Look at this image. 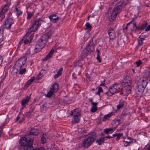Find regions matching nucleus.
Here are the masks:
<instances>
[{"instance_id": "obj_53", "label": "nucleus", "mask_w": 150, "mask_h": 150, "mask_svg": "<svg viewBox=\"0 0 150 150\" xmlns=\"http://www.w3.org/2000/svg\"><path fill=\"white\" fill-rule=\"evenodd\" d=\"M120 123V121L119 120H117L116 121H115V123H117V125H118Z\"/></svg>"}, {"instance_id": "obj_16", "label": "nucleus", "mask_w": 150, "mask_h": 150, "mask_svg": "<svg viewBox=\"0 0 150 150\" xmlns=\"http://www.w3.org/2000/svg\"><path fill=\"white\" fill-rule=\"evenodd\" d=\"M110 38L111 39H113L115 37V34L113 29H110L108 31Z\"/></svg>"}, {"instance_id": "obj_22", "label": "nucleus", "mask_w": 150, "mask_h": 150, "mask_svg": "<svg viewBox=\"0 0 150 150\" xmlns=\"http://www.w3.org/2000/svg\"><path fill=\"white\" fill-rule=\"evenodd\" d=\"M30 96L31 94H30L29 96H27L25 99L22 100L21 104L23 106H24L28 102L30 99Z\"/></svg>"}, {"instance_id": "obj_61", "label": "nucleus", "mask_w": 150, "mask_h": 150, "mask_svg": "<svg viewBox=\"0 0 150 150\" xmlns=\"http://www.w3.org/2000/svg\"><path fill=\"white\" fill-rule=\"evenodd\" d=\"M33 38V36L31 35V36H30V41L31 39H32V38Z\"/></svg>"}, {"instance_id": "obj_29", "label": "nucleus", "mask_w": 150, "mask_h": 150, "mask_svg": "<svg viewBox=\"0 0 150 150\" xmlns=\"http://www.w3.org/2000/svg\"><path fill=\"white\" fill-rule=\"evenodd\" d=\"M124 101L120 100L119 102V104L117 105V109H119L121 108L124 105Z\"/></svg>"}, {"instance_id": "obj_14", "label": "nucleus", "mask_w": 150, "mask_h": 150, "mask_svg": "<svg viewBox=\"0 0 150 150\" xmlns=\"http://www.w3.org/2000/svg\"><path fill=\"white\" fill-rule=\"evenodd\" d=\"M25 120L24 116L23 114L20 113L17 116L16 122L18 121L19 123L23 122Z\"/></svg>"}, {"instance_id": "obj_46", "label": "nucleus", "mask_w": 150, "mask_h": 150, "mask_svg": "<svg viewBox=\"0 0 150 150\" xmlns=\"http://www.w3.org/2000/svg\"><path fill=\"white\" fill-rule=\"evenodd\" d=\"M97 59L100 63L101 62V59L100 56V55L97 54Z\"/></svg>"}, {"instance_id": "obj_33", "label": "nucleus", "mask_w": 150, "mask_h": 150, "mask_svg": "<svg viewBox=\"0 0 150 150\" xmlns=\"http://www.w3.org/2000/svg\"><path fill=\"white\" fill-rule=\"evenodd\" d=\"M122 135H123L122 133H119V134H114L113 135L114 136L117 137L116 138V140H118L120 139V138Z\"/></svg>"}, {"instance_id": "obj_50", "label": "nucleus", "mask_w": 150, "mask_h": 150, "mask_svg": "<svg viewBox=\"0 0 150 150\" xmlns=\"http://www.w3.org/2000/svg\"><path fill=\"white\" fill-rule=\"evenodd\" d=\"M42 76V74H41V72H40L37 77V79H40L41 77Z\"/></svg>"}, {"instance_id": "obj_39", "label": "nucleus", "mask_w": 150, "mask_h": 150, "mask_svg": "<svg viewBox=\"0 0 150 150\" xmlns=\"http://www.w3.org/2000/svg\"><path fill=\"white\" fill-rule=\"evenodd\" d=\"M28 42L29 40L28 39H26V40H23L22 39L20 42L19 43L21 44L23 42L25 44H27L28 43Z\"/></svg>"}, {"instance_id": "obj_15", "label": "nucleus", "mask_w": 150, "mask_h": 150, "mask_svg": "<svg viewBox=\"0 0 150 150\" xmlns=\"http://www.w3.org/2000/svg\"><path fill=\"white\" fill-rule=\"evenodd\" d=\"M123 82L125 83V86H131L132 84L131 78L129 76L126 77L123 80Z\"/></svg>"}, {"instance_id": "obj_32", "label": "nucleus", "mask_w": 150, "mask_h": 150, "mask_svg": "<svg viewBox=\"0 0 150 150\" xmlns=\"http://www.w3.org/2000/svg\"><path fill=\"white\" fill-rule=\"evenodd\" d=\"M15 12L16 13L17 15L18 16L22 15V11L17 8H16Z\"/></svg>"}, {"instance_id": "obj_25", "label": "nucleus", "mask_w": 150, "mask_h": 150, "mask_svg": "<svg viewBox=\"0 0 150 150\" xmlns=\"http://www.w3.org/2000/svg\"><path fill=\"white\" fill-rule=\"evenodd\" d=\"M77 64L81 67L82 65L84 63V62L83 59L80 58L79 59L78 61L77 62Z\"/></svg>"}, {"instance_id": "obj_18", "label": "nucleus", "mask_w": 150, "mask_h": 150, "mask_svg": "<svg viewBox=\"0 0 150 150\" xmlns=\"http://www.w3.org/2000/svg\"><path fill=\"white\" fill-rule=\"evenodd\" d=\"M49 17L51 21L54 22H56L59 19L58 17L56 15L54 14L49 16Z\"/></svg>"}, {"instance_id": "obj_58", "label": "nucleus", "mask_w": 150, "mask_h": 150, "mask_svg": "<svg viewBox=\"0 0 150 150\" xmlns=\"http://www.w3.org/2000/svg\"><path fill=\"white\" fill-rule=\"evenodd\" d=\"M105 84V83H104H104H101L100 84V86H104V85Z\"/></svg>"}, {"instance_id": "obj_7", "label": "nucleus", "mask_w": 150, "mask_h": 150, "mask_svg": "<svg viewBox=\"0 0 150 150\" xmlns=\"http://www.w3.org/2000/svg\"><path fill=\"white\" fill-rule=\"evenodd\" d=\"M59 90V85L56 83L53 84L51 88L50 89V91L47 93L45 95V96L50 98L52 96V95H54V93L57 92Z\"/></svg>"}, {"instance_id": "obj_38", "label": "nucleus", "mask_w": 150, "mask_h": 150, "mask_svg": "<svg viewBox=\"0 0 150 150\" xmlns=\"http://www.w3.org/2000/svg\"><path fill=\"white\" fill-rule=\"evenodd\" d=\"M27 13L28 14V16L27 18V19H30L33 16V13L32 12L30 13V12H28V11H27Z\"/></svg>"}, {"instance_id": "obj_13", "label": "nucleus", "mask_w": 150, "mask_h": 150, "mask_svg": "<svg viewBox=\"0 0 150 150\" xmlns=\"http://www.w3.org/2000/svg\"><path fill=\"white\" fill-rule=\"evenodd\" d=\"M144 89V88H143L142 87H141L137 86L135 90V93L137 95V96H140Z\"/></svg>"}, {"instance_id": "obj_1", "label": "nucleus", "mask_w": 150, "mask_h": 150, "mask_svg": "<svg viewBox=\"0 0 150 150\" xmlns=\"http://www.w3.org/2000/svg\"><path fill=\"white\" fill-rule=\"evenodd\" d=\"M38 134L39 131L37 129H32L29 134H27L25 137L21 138L19 142L20 145L24 146L25 150H33L32 145L34 137L32 136H37Z\"/></svg>"}, {"instance_id": "obj_59", "label": "nucleus", "mask_w": 150, "mask_h": 150, "mask_svg": "<svg viewBox=\"0 0 150 150\" xmlns=\"http://www.w3.org/2000/svg\"><path fill=\"white\" fill-rule=\"evenodd\" d=\"M89 101H90V102H91L92 103V102H93V99L92 98H90L89 99Z\"/></svg>"}, {"instance_id": "obj_10", "label": "nucleus", "mask_w": 150, "mask_h": 150, "mask_svg": "<svg viewBox=\"0 0 150 150\" xmlns=\"http://www.w3.org/2000/svg\"><path fill=\"white\" fill-rule=\"evenodd\" d=\"M27 58L25 57H23L20 58L17 62L16 65L18 68H21L23 66L26 62Z\"/></svg>"}, {"instance_id": "obj_44", "label": "nucleus", "mask_w": 150, "mask_h": 150, "mask_svg": "<svg viewBox=\"0 0 150 150\" xmlns=\"http://www.w3.org/2000/svg\"><path fill=\"white\" fill-rule=\"evenodd\" d=\"M142 62L141 60H139L138 61L136 62V64L137 65V66H139L142 64Z\"/></svg>"}, {"instance_id": "obj_40", "label": "nucleus", "mask_w": 150, "mask_h": 150, "mask_svg": "<svg viewBox=\"0 0 150 150\" xmlns=\"http://www.w3.org/2000/svg\"><path fill=\"white\" fill-rule=\"evenodd\" d=\"M97 110V107H93L91 109V111L92 112H96Z\"/></svg>"}, {"instance_id": "obj_5", "label": "nucleus", "mask_w": 150, "mask_h": 150, "mask_svg": "<svg viewBox=\"0 0 150 150\" xmlns=\"http://www.w3.org/2000/svg\"><path fill=\"white\" fill-rule=\"evenodd\" d=\"M122 6L121 4H117L116 6L113 9L112 12L110 13L108 16L110 21L114 19L117 16V15L121 11Z\"/></svg>"}, {"instance_id": "obj_36", "label": "nucleus", "mask_w": 150, "mask_h": 150, "mask_svg": "<svg viewBox=\"0 0 150 150\" xmlns=\"http://www.w3.org/2000/svg\"><path fill=\"white\" fill-rule=\"evenodd\" d=\"M35 78L34 77H32L27 82V84H28V86L30 85V84L34 81Z\"/></svg>"}, {"instance_id": "obj_35", "label": "nucleus", "mask_w": 150, "mask_h": 150, "mask_svg": "<svg viewBox=\"0 0 150 150\" xmlns=\"http://www.w3.org/2000/svg\"><path fill=\"white\" fill-rule=\"evenodd\" d=\"M9 5H5L3 7V9L1 11H2L4 13H5L7 11Z\"/></svg>"}, {"instance_id": "obj_12", "label": "nucleus", "mask_w": 150, "mask_h": 150, "mask_svg": "<svg viewBox=\"0 0 150 150\" xmlns=\"http://www.w3.org/2000/svg\"><path fill=\"white\" fill-rule=\"evenodd\" d=\"M13 23V22L12 18H8L5 21L4 25L6 28L8 29L11 28L12 24Z\"/></svg>"}, {"instance_id": "obj_23", "label": "nucleus", "mask_w": 150, "mask_h": 150, "mask_svg": "<svg viewBox=\"0 0 150 150\" xmlns=\"http://www.w3.org/2000/svg\"><path fill=\"white\" fill-rule=\"evenodd\" d=\"M133 22L129 25V30L131 31L135 30L137 28L135 22Z\"/></svg>"}, {"instance_id": "obj_52", "label": "nucleus", "mask_w": 150, "mask_h": 150, "mask_svg": "<svg viewBox=\"0 0 150 150\" xmlns=\"http://www.w3.org/2000/svg\"><path fill=\"white\" fill-rule=\"evenodd\" d=\"M62 101L63 102V104L64 105L67 104L68 103L67 102L64 100H62Z\"/></svg>"}, {"instance_id": "obj_45", "label": "nucleus", "mask_w": 150, "mask_h": 150, "mask_svg": "<svg viewBox=\"0 0 150 150\" xmlns=\"http://www.w3.org/2000/svg\"><path fill=\"white\" fill-rule=\"evenodd\" d=\"M86 28L88 29L91 28V25L88 23H86Z\"/></svg>"}, {"instance_id": "obj_48", "label": "nucleus", "mask_w": 150, "mask_h": 150, "mask_svg": "<svg viewBox=\"0 0 150 150\" xmlns=\"http://www.w3.org/2000/svg\"><path fill=\"white\" fill-rule=\"evenodd\" d=\"M98 104V103H94V102H92V104L93 105V107H97L96 106Z\"/></svg>"}, {"instance_id": "obj_21", "label": "nucleus", "mask_w": 150, "mask_h": 150, "mask_svg": "<svg viewBox=\"0 0 150 150\" xmlns=\"http://www.w3.org/2000/svg\"><path fill=\"white\" fill-rule=\"evenodd\" d=\"M113 112H111L109 114L104 115L102 118L103 121H106V120L109 119L113 115Z\"/></svg>"}, {"instance_id": "obj_60", "label": "nucleus", "mask_w": 150, "mask_h": 150, "mask_svg": "<svg viewBox=\"0 0 150 150\" xmlns=\"http://www.w3.org/2000/svg\"><path fill=\"white\" fill-rule=\"evenodd\" d=\"M31 112H32V111H29V112H27V115H28V114H29V113H31Z\"/></svg>"}, {"instance_id": "obj_51", "label": "nucleus", "mask_w": 150, "mask_h": 150, "mask_svg": "<svg viewBox=\"0 0 150 150\" xmlns=\"http://www.w3.org/2000/svg\"><path fill=\"white\" fill-rule=\"evenodd\" d=\"M125 142L127 143V145H125V146H127V145H129V144L130 143V142H131V140H130L129 141H125Z\"/></svg>"}, {"instance_id": "obj_55", "label": "nucleus", "mask_w": 150, "mask_h": 150, "mask_svg": "<svg viewBox=\"0 0 150 150\" xmlns=\"http://www.w3.org/2000/svg\"><path fill=\"white\" fill-rule=\"evenodd\" d=\"M77 62H75L73 64L74 67H76L77 66Z\"/></svg>"}, {"instance_id": "obj_2", "label": "nucleus", "mask_w": 150, "mask_h": 150, "mask_svg": "<svg viewBox=\"0 0 150 150\" xmlns=\"http://www.w3.org/2000/svg\"><path fill=\"white\" fill-rule=\"evenodd\" d=\"M49 36L48 35L45 34L42 35L35 45V52L37 53L41 51L45 46L48 41Z\"/></svg>"}, {"instance_id": "obj_30", "label": "nucleus", "mask_w": 150, "mask_h": 150, "mask_svg": "<svg viewBox=\"0 0 150 150\" xmlns=\"http://www.w3.org/2000/svg\"><path fill=\"white\" fill-rule=\"evenodd\" d=\"M144 73L146 77H148L149 76L150 74V69L147 68L145 70Z\"/></svg>"}, {"instance_id": "obj_20", "label": "nucleus", "mask_w": 150, "mask_h": 150, "mask_svg": "<svg viewBox=\"0 0 150 150\" xmlns=\"http://www.w3.org/2000/svg\"><path fill=\"white\" fill-rule=\"evenodd\" d=\"M54 51V50L53 48H52L46 56V57L43 59V61H45L47 59L50 58L52 57L53 53Z\"/></svg>"}, {"instance_id": "obj_41", "label": "nucleus", "mask_w": 150, "mask_h": 150, "mask_svg": "<svg viewBox=\"0 0 150 150\" xmlns=\"http://www.w3.org/2000/svg\"><path fill=\"white\" fill-rule=\"evenodd\" d=\"M103 90L101 87H100L98 88L97 92L96 93L97 94L99 95L100 92H103Z\"/></svg>"}, {"instance_id": "obj_28", "label": "nucleus", "mask_w": 150, "mask_h": 150, "mask_svg": "<svg viewBox=\"0 0 150 150\" xmlns=\"http://www.w3.org/2000/svg\"><path fill=\"white\" fill-rule=\"evenodd\" d=\"M104 141V138L100 137L96 141V143L98 145H101Z\"/></svg>"}, {"instance_id": "obj_63", "label": "nucleus", "mask_w": 150, "mask_h": 150, "mask_svg": "<svg viewBox=\"0 0 150 150\" xmlns=\"http://www.w3.org/2000/svg\"><path fill=\"white\" fill-rule=\"evenodd\" d=\"M143 60L144 61H146V59L145 58H144L143 59Z\"/></svg>"}, {"instance_id": "obj_62", "label": "nucleus", "mask_w": 150, "mask_h": 150, "mask_svg": "<svg viewBox=\"0 0 150 150\" xmlns=\"http://www.w3.org/2000/svg\"><path fill=\"white\" fill-rule=\"evenodd\" d=\"M91 15H90L89 16H88V21L89 20V18L91 16Z\"/></svg>"}, {"instance_id": "obj_26", "label": "nucleus", "mask_w": 150, "mask_h": 150, "mask_svg": "<svg viewBox=\"0 0 150 150\" xmlns=\"http://www.w3.org/2000/svg\"><path fill=\"white\" fill-rule=\"evenodd\" d=\"M47 137L46 134H43L41 138V141L42 143H45L46 142Z\"/></svg>"}, {"instance_id": "obj_57", "label": "nucleus", "mask_w": 150, "mask_h": 150, "mask_svg": "<svg viewBox=\"0 0 150 150\" xmlns=\"http://www.w3.org/2000/svg\"><path fill=\"white\" fill-rule=\"evenodd\" d=\"M3 62V60L1 59L0 58V64H1Z\"/></svg>"}, {"instance_id": "obj_19", "label": "nucleus", "mask_w": 150, "mask_h": 150, "mask_svg": "<svg viewBox=\"0 0 150 150\" xmlns=\"http://www.w3.org/2000/svg\"><path fill=\"white\" fill-rule=\"evenodd\" d=\"M78 115H81L80 111L78 109H75L73 111H71L70 113V115L71 116Z\"/></svg>"}, {"instance_id": "obj_34", "label": "nucleus", "mask_w": 150, "mask_h": 150, "mask_svg": "<svg viewBox=\"0 0 150 150\" xmlns=\"http://www.w3.org/2000/svg\"><path fill=\"white\" fill-rule=\"evenodd\" d=\"M132 22H133V20H132L131 21L127 24L125 28H124V31H127L128 29L129 30V25Z\"/></svg>"}, {"instance_id": "obj_9", "label": "nucleus", "mask_w": 150, "mask_h": 150, "mask_svg": "<svg viewBox=\"0 0 150 150\" xmlns=\"http://www.w3.org/2000/svg\"><path fill=\"white\" fill-rule=\"evenodd\" d=\"M131 89V86H125L120 89L121 93L120 94L124 96H127L130 93Z\"/></svg>"}, {"instance_id": "obj_24", "label": "nucleus", "mask_w": 150, "mask_h": 150, "mask_svg": "<svg viewBox=\"0 0 150 150\" xmlns=\"http://www.w3.org/2000/svg\"><path fill=\"white\" fill-rule=\"evenodd\" d=\"M62 70V68H60L57 71V74L54 76V78L56 79L59 77L61 75Z\"/></svg>"}, {"instance_id": "obj_47", "label": "nucleus", "mask_w": 150, "mask_h": 150, "mask_svg": "<svg viewBox=\"0 0 150 150\" xmlns=\"http://www.w3.org/2000/svg\"><path fill=\"white\" fill-rule=\"evenodd\" d=\"M143 40L140 39V38L138 39V44L139 45H141L143 42Z\"/></svg>"}, {"instance_id": "obj_4", "label": "nucleus", "mask_w": 150, "mask_h": 150, "mask_svg": "<svg viewBox=\"0 0 150 150\" xmlns=\"http://www.w3.org/2000/svg\"><path fill=\"white\" fill-rule=\"evenodd\" d=\"M96 138L95 133H93L87 138L83 141L81 146L84 148H87L94 141Z\"/></svg>"}, {"instance_id": "obj_27", "label": "nucleus", "mask_w": 150, "mask_h": 150, "mask_svg": "<svg viewBox=\"0 0 150 150\" xmlns=\"http://www.w3.org/2000/svg\"><path fill=\"white\" fill-rule=\"evenodd\" d=\"M147 25L146 22H145V23L141 26H139L138 27V29L139 30H143L145 29Z\"/></svg>"}, {"instance_id": "obj_11", "label": "nucleus", "mask_w": 150, "mask_h": 150, "mask_svg": "<svg viewBox=\"0 0 150 150\" xmlns=\"http://www.w3.org/2000/svg\"><path fill=\"white\" fill-rule=\"evenodd\" d=\"M94 43L93 42V40L89 42L88 45L86 47V50L88 52H92L94 51Z\"/></svg>"}, {"instance_id": "obj_54", "label": "nucleus", "mask_w": 150, "mask_h": 150, "mask_svg": "<svg viewBox=\"0 0 150 150\" xmlns=\"http://www.w3.org/2000/svg\"><path fill=\"white\" fill-rule=\"evenodd\" d=\"M112 137H110V136H107L105 137H103V138H104V139H105V138L110 139V138H112Z\"/></svg>"}, {"instance_id": "obj_42", "label": "nucleus", "mask_w": 150, "mask_h": 150, "mask_svg": "<svg viewBox=\"0 0 150 150\" xmlns=\"http://www.w3.org/2000/svg\"><path fill=\"white\" fill-rule=\"evenodd\" d=\"M26 71V69L25 68H24L23 69H21L19 71V73L20 74H22L25 72Z\"/></svg>"}, {"instance_id": "obj_56", "label": "nucleus", "mask_w": 150, "mask_h": 150, "mask_svg": "<svg viewBox=\"0 0 150 150\" xmlns=\"http://www.w3.org/2000/svg\"><path fill=\"white\" fill-rule=\"evenodd\" d=\"M96 51L98 52L97 54L99 55V53H100V51L98 50H97Z\"/></svg>"}, {"instance_id": "obj_49", "label": "nucleus", "mask_w": 150, "mask_h": 150, "mask_svg": "<svg viewBox=\"0 0 150 150\" xmlns=\"http://www.w3.org/2000/svg\"><path fill=\"white\" fill-rule=\"evenodd\" d=\"M149 30H150V25H148L145 29V31H148Z\"/></svg>"}, {"instance_id": "obj_6", "label": "nucleus", "mask_w": 150, "mask_h": 150, "mask_svg": "<svg viewBox=\"0 0 150 150\" xmlns=\"http://www.w3.org/2000/svg\"><path fill=\"white\" fill-rule=\"evenodd\" d=\"M120 86L121 85L120 84H114L110 87L109 90L106 93V94L108 96H110L115 93L120 91Z\"/></svg>"}, {"instance_id": "obj_3", "label": "nucleus", "mask_w": 150, "mask_h": 150, "mask_svg": "<svg viewBox=\"0 0 150 150\" xmlns=\"http://www.w3.org/2000/svg\"><path fill=\"white\" fill-rule=\"evenodd\" d=\"M44 22V21L41 19L39 18L34 20L32 25L30 28L28 32L26 33L24 37L25 38H26L32 31H35L38 29L39 26H40L41 24Z\"/></svg>"}, {"instance_id": "obj_31", "label": "nucleus", "mask_w": 150, "mask_h": 150, "mask_svg": "<svg viewBox=\"0 0 150 150\" xmlns=\"http://www.w3.org/2000/svg\"><path fill=\"white\" fill-rule=\"evenodd\" d=\"M5 13L1 11L0 13V21H1L5 17Z\"/></svg>"}, {"instance_id": "obj_64", "label": "nucleus", "mask_w": 150, "mask_h": 150, "mask_svg": "<svg viewBox=\"0 0 150 150\" xmlns=\"http://www.w3.org/2000/svg\"><path fill=\"white\" fill-rule=\"evenodd\" d=\"M147 150H150V146H149V147L148 148V149Z\"/></svg>"}, {"instance_id": "obj_8", "label": "nucleus", "mask_w": 150, "mask_h": 150, "mask_svg": "<svg viewBox=\"0 0 150 150\" xmlns=\"http://www.w3.org/2000/svg\"><path fill=\"white\" fill-rule=\"evenodd\" d=\"M147 79L146 77L140 78L138 81L137 86L145 88L147 84Z\"/></svg>"}, {"instance_id": "obj_17", "label": "nucleus", "mask_w": 150, "mask_h": 150, "mask_svg": "<svg viewBox=\"0 0 150 150\" xmlns=\"http://www.w3.org/2000/svg\"><path fill=\"white\" fill-rule=\"evenodd\" d=\"M81 115L73 116L72 118V123L73 124L79 122L80 120Z\"/></svg>"}, {"instance_id": "obj_37", "label": "nucleus", "mask_w": 150, "mask_h": 150, "mask_svg": "<svg viewBox=\"0 0 150 150\" xmlns=\"http://www.w3.org/2000/svg\"><path fill=\"white\" fill-rule=\"evenodd\" d=\"M113 130L112 128H109L105 129L104 130V131L105 133L106 134H108L110 132L112 131Z\"/></svg>"}, {"instance_id": "obj_43", "label": "nucleus", "mask_w": 150, "mask_h": 150, "mask_svg": "<svg viewBox=\"0 0 150 150\" xmlns=\"http://www.w3.org/2000/svg\"><path fill=\"white\" fill-rule=\"evenodd\" d=\"M146 36L145 35H144L143 33L141 34V35L139 37V38H140V39H142L143 40H144V38Z\"/></svg>"}]
</instances>
